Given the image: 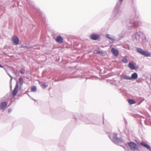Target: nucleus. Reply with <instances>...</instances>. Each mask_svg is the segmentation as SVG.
<instances>
[{"label":"nucleus","instance_id":"1","mask_svg":"<svg viewBox=\"0 0 151 151\" xmlns=\"http://www.w3.org/2000/svg\"><path fill=\"white\" fill-rule=\"evenodd\" d=\"M109 138L115 144H117L123 141V140L121 138H117L116 134H111L109 135Z\"/></svg>","mask_w":151,"mask_h":151},{"label":"nucleus","instance_id":"2","mask_svg":"<svg viewBox=\"0 0 151 151\" xmlns=\"http://www.w3.org/2000/svg\"><path fill=\"white\" fill-rule=\"evenodd\" d=\"M128 145L131 151H139L138 145L134 142H128Z\"/></svg>","mask_w":151,"mask_h":151},{"label":"nucleus","instance_id":"3","mask_svg":"<svg viewBox=\"0 0 151 151\" xmlns=\"http://www.w3.org/2000/svg\"><path fill=\"white\" fill-rule=\"evenodd\" d=\"M137 52L140 54L146 57H150L151 55V53L147 51H145L142 49L139 48H137Z\"/></svg>","mask_w":151,"mask_h":151},{"label":"nucleus","instance_id":"4","mask_svg":"<svg viewBox=\"0 0 151 151\" xmlns=\"http://www.w3.org/2000/svg\"><path fill=\"white\" fill-rule=\"evenodd\" d=\"M129 22L131 25L128 26H132L135 27L141 25L142 24L141 22L139 21H134L133 20H130Z\"/></svg>","mask_w":151,"mask_h":151},{"label":"nucleus","instance_id":"5","mask_svg":"<svg viewBox=\"0 0 151 151\" xmlns=\"http://www.w3.org/2000/svg\"><path fill=\"white\" fill-rule=\"evenodd\" d=\"M139 33V32H135L132 35V39L134 42H136L137 41V40H139L140 38Z\"/></svg>","mask_w":151,"mask_h":151},{"label":"nucleus","instance_id":"6","mask_svg":"<svg viewBox=\"0 0 151 151\" xmlns=\"http://www.w3.org/2000/svg\"><path fill=\"white\" fill-rule=\"evenodd\" d=\"M113 14L115 17H117L120 15L119 10L118 8H116L113 12Z\"/></svg>","mask_w":151,"mask_h":151},{"label":"nucleus","instance_id":"7","mask_svg":"<svg viewBox=\"0 0 151 151\" xmlns=\"http://www.w3.org/2000/svg\"><path fill=\"white\" fill-rule=\"evenodd\" d=\"M90 38L92 40H96L99 37V36L97 34H92L90 36Z\"/></svg>","mask_w":151,"mask_h":151},{"label":"nucleus","instance_id":"8","mask_svg":"<svg viewBox=\"0 0 151 151\" xmlns=\"http://www.w3.org/2000/svg\"><path fill=\"white\" fill-rule=\"evenodd\" d=\"M18 83H17L16 85L15 88L13 92V96H15L16 94H17L18 91Z\"/></svg>","mask_w":151,"mask_h":151},{"label":"nucleus","instance_id":"9","mask_svg":"<svg viewBox=\"0 0 151 151\" xmlns=\"http://www.w3.org/2000/svg\"><path fill=\"white\" fill-rule=\"evenodd\" d=\"M111 52L115 56H118L119 52L117 50L112 48L111 49Z\"/></svg>","mask_w":151,"mask_h":151},{"label":"nucleus","instance_id":"10","mask_svg":"<svg viewBox=\"0 0 151 151\" xmlns=\"http://www.w3.org/2000/svg\"><path fill=\"white\" fill-rule=\"evenodd\" d=\"M7 102H3L1 103L0 105V108L2 110H4L5 109L7 105Z\"/></svg>","mask_w":151,"mask_h":151},{"label":"nucleus","instance_id":"11","mask_svg":"<svg viewBox=\"0 0 151 151\" xmlns=\"http://www.w3.org/2000/svg\"><path fill=\"white\" fill-rule=\"evenodd\" d=\"M12 40L14 43L16 45H17L19 44V40L18 37L16 36H14L12 37Z\"/></svg>","mask_w":151,"mask_h":151},{"label":"nucleus","instance_id":"12","mask_svg":"<svg viewBox=\"0 0 151 151\" xmlns=\"http://www.w3.org/2000/svg\"><path fill=\"white\" fill-rule=\"evenodd\" d=\"M106 37L108 39L112 41L114 40L115 39V37L114 35L107 34L106 35Z\"/></svg>","mask_w":151,"mask_h":151},{"label":"nucleus","instance_id":"13","mask_svg":"<svg viewBox=\"0 0 151 151\" xmlns=\"http://www.w3.org/2000/svg\"><path fill=\"white\" fill-rule=\"evenodd\" d=\"M56 41L58 42L61 43L63 41V38L60 36H58L56 39Z\"/></svg>","mask_w":151,"mask_h":151},{"label":"nucleus","instance_id":"14","mask_svg":"<svg viewBox=\"0 0 151 151\" xmlns=\"http://www.w3.org/2000/svg\"><path fill=\"white\" fill-rule=\"evenodd\" d=\"M138 77V75L136 73H134L132 74L131 76L130 77L131 79H135L137 78Z\"/></svg>","mask_w":151,"mask_h":151},{"label":"nucleus","instance_id":"15","mask_svg":"<svg viewBox=\"0 0 151 151\" xmlns=\"http://www.w3.org/2000/svg\"><path fill=\"white\" fill-rule=\"evenodd\" d=\"M122 79H124L126 80H131L130 76H128L124 75L122 76L121 77Z\"/></svg>","mask_w":151,"mask_h":151},{"label":"nucleus","instance_id":"16","mask_svg":"<svg viewBox=\"0 0 151 151\" xmlns=\"http://www.w3.org/2000/svg\"><path fill=\"white\" fill-rule=\"evenodd\" d=\"M141 42H142L143 43H145L147 42V40L146 37L145 36H143L142 37L141 40H139Z\"/></svg>","mask_w":151,"mask_h":151},{"label":"nucleus","instance_id":"17","mask_svg":"<svg viewBox=\"0 0 151 151\" xmlns=\"http://www.w3.org/2000/svg\"><path fill=\"white\" fill-rule=\"evenodd\" d=\"M128 67L131 69L134 70L135 69V66L132 63H129L128 64Z\"/></svg>","mask_w":151,"mask_h":151},{"label":"nucleus","instance_id":"18","mask_svg":"<svg viewBox=\"0 0 151 151\" xmlns=\"http://www.w3.org/2000/svg\"><path fill=\"white\" fill-rule=\"evenodd\" d=\"M23 78L20 77L19 79V83L20 86H22L23 83Z\"/></svg>","mask_w":151,"mask_h":151},{"label":"nucleus","instance_id":"19","mask_svg":"<svg viewBox=\"0 0 151 151\" xmlns=\"http://www.w3.org/2000/svg\"><path fill=\"white\" fill-rule=\"evenodd\" d=\"M141 145L142 146L146 147L147 149L150 150L151 148L148 145L144 143H141Z\"/></svg>","mask_w":151,"mask_h":151},{"label":"nucleus","instance_id":"20","mask_svg":"<svg viewBox=\"0 0 151 151\" xmlns=\"http://www.w3.org/2000/svg\"><path fill=\"white\" fill-rule=\"evenodd\" d=\"M128 102L130 105H132L135 104L136 102L134 100L132 99H129L128 100Z\"/></svg>","mask_w":151,"mask_h":151},{"label":"nucleus","instance_id":"21","mask_svg":"<svg viewBox=\"0 0 151 151\" xmlns=\"http://www.w3.org/2000/svg\"><path fill=\"white\" fill-rule=\"evenodd\" d=\"M122 62L124 63H127L128 61L127 59V57H124L122 60Z\"/></svg>","mask_w":151,"mask_h":151},{"label":"nucleus","instance_id":"22","mask_svg":"<svg viewBox=\"0 0 151 151\" xmlns=\"http://www.w3.org/2000/svg\"><path fill=\"white\" fill-rule=\"evenodd\" d=\"M31 90L32 92H35L37 91V88L35 86H33Z\"/></svg>","mask_w":151,"mask_h":151},{"label":"nucleus","instance_id":"23","mask_svg":"<svg viewBox=\"0 0 151 151\" xmlns=\"http://www.w3.org/2000/svg\"><path fill=\"white\" fill-rule=\"evenodd\" d=\"M96 53L99 54H100V55H103V54H104V52L102 51H96Z\"/></svg>","mask_w":151,"mask_h":151},{"label":"nucleus","instance_id":"24","mask_svg":"<svg viewBox=\"0 0 151 151\" xmlns=\"http://www.w3.org/2000/svg\"><path fill=\"white\" fill-rule=\"evenodd\" d=\"M41 86H42L44 88H46L47 86V85H46L45 83H42V84Z\"/></svg>","mask_w":151,"mask_h":151},{"label":"nucleus","instance_id":"25","mask_svg":"<svg viewBox=\"0 0 151 151\" xmlns=\"http://www.w3.org/2000/svg\"><path fill=\"white\" fill-rule=\"evenodd\" d=\"M20 72L22 74H24V70H20Z\"/></svg>","mask_w":151,"mask_h":151},{"label":"nucleus","instance_id":"26","mask_svg":"<svg viewBox=\"0 0 151 151\" xmlns=\"http://www.w3.org/2000/svg\"><path fill=\"white\" fill-rule=\"evenodd\" d=\"M12 111V109H9L8 110V112L9 113H10Z\"/></svg>","mask_w":151,"mask_h":151},{"label":"nucleus","instance_id":"27","mask_svg":"<svg viewBox=\"0 0 151 151\" xmlns=\"http://www.w3.org/2000/svg\"><path fill=\"white\" fill-rule=\"evenodd\" d=\"M9 76H10V77H11L10 81H11V82L12 81V77L10 75H9Z\"/></svg>","mask_w":151,"mask_h":151},{"label":"nucleus","instance_id":"28","mask_svg":"<svg viewBox=\"0 0 151 151\" xmlns=\"http://www.w3.org/2000/svg\"><path fill=\"white\" fill-rule=\"evenodd\" d=\"M0 67H1V68H3V66L2 65H0Z\"/></svg>","mask_w":151,"mask_h":151},{"label":"nucleus","instance_id":"29","mask_svg":"<svg viewBox=\"0 0 151 151\" xmlns=\"http://www.w3.org/2000/svg\"><path fill=\"white\" fill-rule=\"evenodd\" d=\"M123 0H119V1L121 2H122V1H123Z\"/></svg>","mask_w":151,"mask_h":151},{"label":"nucleus","instance_id":"30","mask_svg":"<svg viewBox=\"0 0 151 151\" xmlns=\"http://www.w3.org/2000/svg\"><path fill=\"white\" fill-rule=\"evenodd\" d=\"M22 47H23V48H25V47H26V46H22Z\"/></svg>","mask_w":151,"mask_h":151},{"label":"nucleus","instance_id":"31","mask_svg":"<svg viewBox=\"0 0 151 151\" xmlns=\"http://www.w3.org/2000/svg\"><path fill=\"white\" fill-rule=\"evenodd\" d=\"M150 151H151V149H150Z\"/></svg>","mask_w":151,"mask_h":151},{"label":"nucleus","instance_id":"32","mask_svg":"<svg viewBox=\"0 0 151 151\" xmlns=\"http://www.w3.org/2000/svg\"><path fill=\"white\" fill-rule=\"evenodd\" d=\"M132 1H133V0H132Z\"/></svg>","mask_w":151,"mask_h":151}]
</instances>
